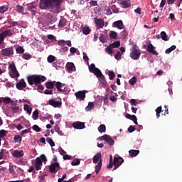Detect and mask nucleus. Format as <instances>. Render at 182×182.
Returning <instances> with one entry per match:
<instances>
[{
  "mask_svg": "<svg viewBox=\"0 0 182 182\" xmlns=\"http://www.w3.org/2000/svg\"><path fill=\"white\" fill-rule=\"evenodd\" d=\"M121 5L123 6V8H130L131 6L130 2L127 1H122L121 2Z\"/></svg>",
  "mask_w": 182,
  "mask_h": 182,
  "instance_id": "obj_33",
  "label": "nucleus"
},
{
  "mask_svg": "<svg viewBox=\"0 0 182 182\" xmlns=\"http://www.w3.org/2000/svg\"><path fill=\"white\" fill-rule=\"evenodd\" d=\"M156 113V117L157 119H159L160 117V113H161L163 112L161 106L158 107L156 110H155Z\"/></svg>",
  "mask_w": 182,
  "mask_h": 182,
  "instance_id": "obj_40",
  "label": "nucleus"
},
{
  "mask_svg": "<svg viewBox=\"0 0 182 182\" xmlns=\"http://www.w3.org/2000/svg\"><path fill=\"white\" fill-rule=\"evenodd\" d=\"M44 95H53V90H46L44 91Z\"/></svg>",
  "mask_w": 182,
  "mask_h": 182,
  "instance_id": "obj_62",
  "label": "nucleus"
},
{
  "mask_svg": "<svg viewBox=\"0 0 182 182\" xmlns=\"http://www.w3.org/2000/svg\"><path fill=\"white\" fill-rule=\"evenodd\" d=\"M161 38L162 41H168V36H167L165 31L161 32Z\"/></svg>",
  "mask_w": 182,
  "mask_h": 182,
  "instance_id": "obj_31",
  "label": "nucleus"
},
{
  "mask_svg": "<svg viewBox=\"0 0 182 182\" xmlns=\"http://www.w3.org/2000/svg\"><path fill=\"white\" fill-rule=\"evenodd\" d=\"M109 38L111 39H116V38H117V33H116V31H111L109 32Z\"/></svg>",
  "mask_w": 182,
  "mask_h": 182,
  "instance_id": "obj_41",
  "label": "nucleus"
},
{
  "mask_svg": "<svg viewBox=\"0 0 182 182\" xmlns=\"http://www.w3.org/2000/svg\"><path fill=\"white\" fill-rule=\"evenodd\" d=\"M27 80L28 82V85L32 86L33 85H35L36 86H39L42 82H45L46 80V77L41 75H28L27 77Z\"/></svg>",
  "mask_w": 182,
  "mask_h": 182,
  "instance_id": "obj_2",
  "label": "nucleus"
},
{
  "mask_svg": "<svg viewBox=\"0 0 182 182\" xmlns=\"http://www.w3.org/2000/svg\"><path fill=\"white\" fill-rule=\"evenodd\" d=\"M27 8L28 11H31L32 15H35V14H36V6H35L33 4H28Z\"/></svg>",
  "mask_w": 182,
  "mask_h": 182,
  "instance_id": "obj_21",
  "label": "nucleus"
},
{
  "mask_svg": "<svg viewBox=\"0 0 182 182\" xmlns=\"http://www.w3.org/2000/svg\"><path fill=\"white\" fill-rule=\"evenodd\" d=\"M82 33H84V35H89V33H90V28L89 27H84L82 28Z\"/></svg>",
  "mask_w": 182,
  "mask_h": 182,
  "instance_id": "obj_48",
  "label": "nucleus"
},
{
  "mask_svg": "<svg viewBox=\"0 0 182 182\" xmlns=\"http://www.w3.org/2000/svg\"><path fill=\"white\" fill-rule=\"evenodd\" d=\"M112 26L114 28H117V29H124V26L123 25V21L122 20L114 22Z\"/></svg>",
  "mask_w": 182,
  "mask_h": 182,
  "instance_id": "obj_15",
  "label": "nucleus"
},
{
  "mask_svg": "<svg viewBox=\"0 0 182 182\" xmlns=\"http://www.w3.org/2000/svg\"><path fill=\"white\" fill-rule=\"evenodd\" d=\"M92 73H94V75H95L97 77H99L100 79H103V74L99 68L95 70Z\"/></svg>",
  "mask_w": 182,
  "mask_h": 182,
  "instance_id": "obj_24",
  "label": "nucleus"
},
{
  "mask_svg": "<svg viewBox=\"0 0 182 182\" xmlns=\"http://www.w3.org/2000/svg\"><path fill=\"white\" fill-rule=\"evenodd\" d=\"M58 26L59 28H64V26H66V18H61L58 23Z\"/></svg>",
  "mask_w": 182,
  "mask_h": 182,
  "instance_id": "obj_29",
  "label": "nucleus"
},
{
  "mask_svg": "<svg viewBox=\"0 0 182 182\" xmlns=\"http://www.w3.org/2000/svg\"><path fill=\"white\" fill-rule=\"evenodd\" d=\"M112 49H113V47L111 45H109L108 47L105 48V50L106 52H107V53H109V55H112L113 53Z\"/></svg>",
  "mask_w": 182,
  "mask_h": 182,
  "instance_id": "obj_47",
  "label": "nucleus"
},
{
  "mask_svg": "<svg viewBox=\"0 0 182 182\" xmlns=\"http://www.w3.org/2000/svg\"><path fill=\"white\" fill-rule=\"evenodd\" d=\"M32 117H33V120H38V119L39 117V112L38 111V109H36L33 112Z\"/></svg>",
  "mask_w": 182,
  "mask_h": 182,
  "instance_id": "obj_35",
  "label": "nucleus"
},
{
  "mask_svg": "<svg viewBox=\"0 0 182 182\" xmlns=\"http://www.w3.org/2000/svg\"><path fill=\"white\" fill-rule=\"evenodd\" d=\"M14 143H21L22 141V137L20 135H16L14 137Z\"/></svg>",
  "mask_w": 182,
  "mask_h": 182,
  "instance_id": "obj_36",
  "label": "nucleus"
},
{
  "mask_svg": "<svg viewBox=\"0 0 182 182\" xmlns=\"http://www.w3.org/2000/svg\"><path fill=\"white\" fill-rule=\"evenodd\" d=\"M55 131L56 133H58V134H59L60 136H63V132H62V130H60V128L59 127V125H55Z\"/></svg>",
  "mask_w": 182,
  "mask_h": 182,
  "instance_id": "obj_39",
  "label": "nucleus"
},
{
  "mask_svg": "<svg viewBox=\"0 0 182 182\" xmlns=\"http://www.w3.org/2000/svg\"><path fill=\"white\" fill-rule=\"evenodd\" d=\"M48 105H50V106H53V107H60V106H62V102L50 100L48 101Z\"/></svg>",
  "mask_w": 182,
  "mask_h": 182,
  "instance_id": "obj_16",
  "label": "nucleus"
},
{
  "mask_svg": "<svg viewBox=\"0 0 182 182\" xmlns=\"http://www.w3.org/2000/svg\"><path fill=\"white\" fill-rule=\"evenodd\" d=\"M90 4L91 5V6H97V1L95 0H91L90 1Z\"/></svg>",
  "mask_w": 182,
  "mask_h": 182,
  "instance_id": "obj_63",
  "label": "nucleus"
},
{
  "mask_svg": "<svg viewBox=\"0 0 182 182\" xmlns=\"http://www.w3.org/2000/svg\"><path fill=\"white\" fill-rule=\"evenodd\" d=\"M107 168H113V156H109V164L107 165Z\"/></svg>",
  "mask_w": 182,
  "mask_h": 182,
  "instance_id": "obj_43",
  "label": "nucleus"
},
{
  "mask_svg": "<svg viewBox=\"0 0 182 182\" xmlns=\"http://www.w3.org/2000/svg\"><path fill=\"white\" fill-rule=\"evenodd\" d=\"M139 153H140V151L139 150L131 149L129 151V154L131 157H136L139 155Z\"/></svg>",
  "mask_w": 182,
  "mask_h": 182,
  "instance_id": "obj_26",
  "label": "nucleus"
},
{
  "mask_svg": "<svg viewBox=\"0 0 182 182\" xmlns=\"http://www.w3.org/2000/svg\"><path fill=\"white\" fill-rule=\"evenodd\" d=\"M16 87L18 90H23L26 87V82H25V80L22 79L16 84Z\"/></svg>",
  "mask_w": 182,
  "mask_h": 182,
  "instance_id": "obj_17",
  "label": "nucleus"
},
{
  "mask_svg": "<svg viewBox=\"0 0 182 182\" xmlns=\"http://www.w3.org/2000/svg\"><path fill=\"white\" fill-rule=\"evenodd\" d=\"M11 98L9 97H4L3 100V102L5 103V105H9L11 103Z\"/></svg>",
  "mask_w": 182,
  "mask_h": 182,
  "instance_id": "obj_56",
  "label": "nucleus"
},
{
  "mask_svg": "<svg viewBox=\"0 0 182 182\" xmlns=\"http://www.w3.org/2000/svg\"><path fill=\"white\" fill-rule=\"evenodd\" d=\"M146 50L149 53H152V55H155V56H157L159 55V53L154 50V46L151 43L148 44Z\"/></svg>",
  "mask_w": 182,
  "mask_h": 182,
  "instance_id": "obj_14",
  "label": "nucleus"
},
{
  "mask_svg": "<svg viewBox=\"0 0 182 182\" xmlns=\"http://www.w3.org/2000/svg\"><path fill=\"white\" fill-rule=\"evenodd\" d=\"M43 165V164L41 158L37 157L36 159L35 165H34L36 167V170H37V171H39V170L42 168Z\"/></svg>",
  "mask_w": 182,
  "mask_h": 182,
  "instance_id": "obj_13",
  "label": "nucleus"
},
{
  "mask_svg": "<svg viewBox=\"0 0 182 182\" xmlns=\"http://www.w3.org/2000/svg\"><path fill=\"white\" fill-rule=\"evenodd\" d=\"M6 136V131L4 129L0 130V139L5 137Z\"/></svg>",
  "mask_w": 182,
  "mask_h": 182,
  "instance_id": "obj_55",
  "label": "nucleus"
},
{
  "mask_svg": "<svg viewBox=\"0 0 182 182\" xmlns=\"http://www.w3.org/2000/svg\"><path fill=\"white\" fill-rule=\"evenodd\" d=\"M140 55H141V53H140V49L139 48V46H137L136 45H134L131 52L130 57L134 60H138V59L140 58Z\"/></svg>",
  "mask_w": 182,
  "mask_h": 182,
  "instance_id": "obj_4",
  "label": "nucleus"
},
{
  "mask_svg": "<svg viewBox=\"0 0 182 182\" xmlns=\"http://www.w3.org/2000/svg\"><path fill=\"white\" fill-rule=\"evenodd\" d=\"M22 58L26 60H28V59H31V58H32V55L28 53H26L22 55Z\"/></svg>",
  "mask_w": 182,
  "mask_h": 182,
  "instance_id": "obj_50",
  "label": "nucleus"
},
{
  "mask_svg": "<svg viewBox=\"0 0 182 182\" xmlns=\"http://www.w3.org/2000/svg\"><path fill=\"white\" fill-rule=\"evenodd\" d=\"M95 108V105L93 102H89L87 107H85L86 112H90V110H92Z\"/></svg>",
  "mask_w": 182,
  "mask_h": 182,
  "instance_id": "obj_32",
  "label": "nucleus"
},
{
  "mask_svg": "<svg viewBox=\"0 0 182 182\" xmlns=\"http://www.w3.org/2000/svg\"><path fill=\"white\" fill-rule=\"evenodd\" d=\"M130 103L132 106H137V102H136V100L134 99H132Z\"/></svg>",
  "mask_w": 182,
  "mask_h": 182,
  "instance_id": "obj_64",
  "label": "nucleus"
},
{
  "mask_svg": "<svg viewBox=\"0 0 182 182\" xmlns=\"http://www.w3.org/2000/svg\"><path fill=\"white\" fill-rule=\"evenodd\" d=\"M111 46L113 48H119L120 46V41H115L112 44H110Z\"/></svg>",
  "mask_w": 182,
  "mask_h": 182,
  "instance_id": "obj_54",
  "label": "nucleus"
},
{
  "mask_svg": "<svg viewBox=\"0 0 182 182\" xmlns=\"http://www.w3.org/2000/svg\"><path fill=\"white\" fill-rule=\"evenodd\" d=\"M62 2L63 0H40L39 6L41 9L48 10L53 14H59Z\"/></svg>",
  "mask_w": 182,
  "mask_h": 182,
  "instance_id": "obj_1",
  "label": "nucleus"
},
{
  "mask_svg": "<svg viewBox=\"0 0 182 182\" xmlns=\"http://www.w3.org/2000/svg\"><path fill=\"white\" fill-rule=\"evenodd\" d=\"M16 53H24L25 49H23V48L22 46H18L16 48Z\"/></svg>",
  "mask_w": 182,
  "mask_h": 182,
  "instance_id": "obj_44",
  "label": "nucleus"
},
{
  "mask_svg": "<svg viewBox=\"0 0 182 182\" xmlns=\"http://www.w3.org/2000/svg\"><path fill=\"white\" fill-rule=\"evenodd\" d=\"M10 104L11 105V107H14L15 106H18V101H14L11 100Z\"/></svg>",
  "mask_w": 182,
  "mask_h": 182,
  "instance_id": "obj_61",
  "label": "nucleus"
},
{
  "mask_svg": "<svg viewBox=\"0 0 182 182\" xmlns=\"http://www.w3.org/2000/svg\"><path fill=\"white\" fill-rule=\"evenodd\" d=\"M99 39H100V42H102V43H105V42H106V36H105V34H102L100 36Z\"/></svg>",
  "mask_w": 182,
  "mask_h": 182,
  "instance_id": "obj_57",
  "label": "nucleus"
},
{
  "mask_svg": "<svg viewBox=\"0 0 182 182\" xmlns=\"http://www.w3.org/2000/svg\"><path fill=\"white\" fill-rule=\"evenodd\" d=\"M73 127H74V129H77L78 130H82V129H85V123L81 122H73Z\"/></svg>",
  "mask_w": 182,
  "mask_h": 182,
  "instance_id": "obj_12",
  "label": "nucleus"
},
{
  "mask_svg": "<svg viewBox=\"0 0 182 182\" xmlns=\"http://www.w3.org/2000/svg\"><path fill=\"white\" fill-rule=\"evenodd\" d=\"M11 109L12 110L13 114H15L16 113H20L21 110H22L18 105H16L15 107H11Z\"/></svg>",
  "mask_w": 182,
  "mask_h": 182,
  "instance_id": "obj_27",
  "label": "nucleus"
},
{
  "mask_svg": "<svg viewBox=\"0 0 182 182\" xmlns=\"http://www.w3.org/2000/svg\"><path fill=\"white\" fill-rule=\"evenodd\" d=\"M8 11V6H2L0 7V14H5Z\"/></svg>",
  "mask_w": 182,
  "mask_h": 182,
  "instance_id": "obj_49",
  "label": "nucleus"
},
{
  "mask_svg": "<svg viewBox=\"0 0 182 182\" xmlns=\"http://www.w3.org/2000/svg\"><path fill=\"white\" fill-rule=\"evenodd\" d=\"M16 32H18V29L16 28H13L11 29H9V30H6L2 31L0 33V41L1 42H4V39H5V38L8 37H11L13 35H15V33H16Z\"/></svg>",
  "mask_w": 182,
  "mask_h": 182,
  "instance_id": "obj_3",
  "label": "nucleus"
},
{
  "mask_svg": "<svg viewBox=\"0 0 182 182\" xmlns=\"http://www.w3.org/2000/svg\"><path fill=\"white\" fill-rule=\"evenodd\" d=\"M100 140H105V141H106L109 146H113V144H114V140H113L112 136L107 134H105L102 136H100Z\"/></svg>",
  "mask_w": 182,
  "mask_h": 182,
  "instance_id": "obj_9",
  "label": "nucleus"
},
{
  "mask_svg": "<svg viewBox=\"0 0 182 182\" xmlns=\"http://www.w3.org/2000/svg\"><path fill=\"white\" fill-rule=\"evenodd\" d=\"M75 96L77 99H79V100H85L86 98V91H78L75 93Z\"/></svg>",
  "mask_w": 182,
  "mask_h": 182,
  "instance_id": "obj_10",
  "label": "nucleus"
},
{
  "mask_svg": "<svg viewBox=\"0 0 182 182\" xmlns=\"http://www.w3.org/2000/svg\"><path fill=\"white\" fill-rule=\"evenodd\" d=\"M108 76H109L110 80H113V79H114V77H116V74H114V71L109 70Z\"/></svg>",
  "mask_w": 182,
  "mask_h": 182,
  "instance_id": "obj_34",
  "label": "nucleus"
},
{
  "mask_svg": "<svg viewBox=\"0 0 182 182\" xmlns=\"http://www.w3.org/2000/svg\"><path fill=\"white\" fill-rule=\"evenodd\" d=\"M80 164V160L76 159L71 162V166H79Z\"/></svg>",
  "mask_w": 182,
  "mask_h": 182,
  "instance_id": "obj_53",
  "label": "nucleus"
},
{
  "mask_svg": "<svg viewBox=\"0 0 182 182\" xmlns=\"http://www.w3.org/2000/svg\"><path fill=\"white\" fill-rule=\"evenodd\" d=\"M58 45L61 47H65V45L68 46L69 47L72 46V42L70 41H64V40H60L58 42Z\"/></svg>",
  "mask_w": 182,
  "mask_h": 182,
  "instance_id": "obj_20",
  "label": "nucleus"
},
{
  "mask_svg": "<svg viewBox=\"0 0 182 182\" xmlns=\"http://www.w3.org/2000/svg\"><path fill=\"white\" fill-rule=\"evenodd\" d=\"M47 60L49 63H53V62H55V60H56V57L52 55H50L48 58H47Z\"/></svg>",
  "mask_w": 182,
  "mask_h": 182,
  "instance_id": "obj_37",
  "label": "nucleus"
},
{
  "mask_svg": "<svg viewBox=\"0 0 182 182\" xmlns=\"http://www.w3.org/2000/svg\"><path fill=\"white\" fill-rule=\"evenodd\" d=\"M23 109L27 112L28 114L32 113V107H31L28 104L23 105Z\"/></svg>",
  "mask_w": 182,
  "mask_h": 182,
  "instance_id": "obj_28",
  "label": "nucleus"
},
{
  "mask_svg": "<svg viewBox=\"0 0 182 182\" xmlns=\"http://www.w3.org/2000/svg\"><path fill=\"white\" fill-rule=\"evenodd\" d=\"M33 130H34V132H37L38 133H39V132H41V128L38 125H33Z\"/></svg>",
  "mask_w": 182,
  "mask_h": 182,
  "instance_id": "obj_58",
  "label": "nucleus"
},
{
  "mask_svg": "<svg viewBox=\"0 0 182 182\" xmlns=\"http://www.w3.org/2000/svg\"><path fill=\"white\" fill-rule=\"evenodd\" d=\"M66 68L68 73H72V72H75L76 68L75 67V64L73 63H68L66 65Z\"/></svg>",
  "mask_w": 182,
  "mask_h": 182,
  "instance_id": "obj_19",
  "label": "nucleus"
},
{
  "mask_svg": "<svg viewBox=\"0 0 182 182\" xmlns=\"http://www.w3.org/2000/svg\"><path fill=\"white\" fill-rule=\"evenodd\" d=\"M54 87L55 84L53 83V82H48L46 83V87L47 89H53Z\"/></svg>",
  "mask_w": 182,
  "mask_h": 182,
  "instance_id": "obj_38",
  "label": "nucleus"
},
{
  "mask_svg": "<svg viewBox=\"0 0 182 182\" xmlns=\"http://www.w3.org/2000/svg\"><path fill=\"white\" fill-rule=\"evenodd\" d=\"M60 165L59 163H52L49 166V170L50 173H53L54 174H56L59 170H60Z\"/></svg>",
  "mask_w": 182,
  "mask_h": 182,
  "instance_id": "obj_8",
  "label": "nucleus"
},
{
  "mask_svg": "<svg viewBox=\"0 0 182 182\" xmlns=\"http://www.w3.org/2000/svg\"><path fill=\"white\" fill-rule=\"evenodd\" d=\"M137 82V78H136V77H132L129 81V85H131V86H134V84Z\"/></svg>",
  "mask_w": 182,
  "mask_h": 182,
  "instance_id": "obj_46",
  "label": "nucleus"
},
{
  "mask_svg": "<svg viewBox=\"0 0 182 182\" xmlns=\"http://www.w3.org/2000/svg\"><path fill=\"white\" fill-rule=\"evenodd\" d=\"M98 132L100 133H106V125L105 124H101L98 127Z\"/></svg>",
  "mask_w": 182,
  "mask_h": 182,
  "instance_id": "obj_30",
  "label": "nucleus"
},
{
  "mask_svg": "<svg viewBox=\"0 0 182 182\" xmlns=\"http://www.w3.org/2000/svg\"><path fill=\"white\" fill-rule=\"evenodd\" d=\"M14 46L4 48L1 50V55L3 56H8L9 58L14 55Z\"/></svg>",
  "mask_w": 182,
  "mask_h": 182,
  "instance_id": "obj_7",
  "label": "nucleus"
},
{
  "mask_svg": "<svg viewBox=\"0 0 182 182\" xmlns=\"http://www.w3.org/2000/svg\"><path fill=\"white\" fill-rule=\"evenodd\" d=\"M125 117L127 119H129V120H132V122L134 121L135 119H137V117H136V115H132L130 114H127Z\"/></svg>",
  "mask_w": 182,
  "mask_h": 182,
  "instance_id": "obj_45",
  "label": "nucleus"
},
{
  "mask_svg": "<svg viewBox=\"0 0 182 182\" xmlns=\"http://www.w3.org/2000/svg\"><path fill=\"white\" fill-rule=\"evenodd\" d=\"M97 69V68H96V65H95V64L93 63L89 66V70L91 73H93V71H95Z\"/></svg>",
  "mask_w": 182,
  "mask_h": 182,
  "instance_id": "obj_52",
  "label": "nucleus"
},
{
  "mask_svg": "<svg viewBox=\"0 0 182 182\" xmlns=\"http://www.w3.org/2000/svg\"><path fill=\"white\" fill-rule=\"evenodd\" d=\"M176 46H171L169 48L166 50L165 53L166 54L171 53L173 50H176Z\"/></svg>",
  "mask_w": 182,
  "mask_h": 182,
  "instance_id": "obj_42",
  "label": "nucleus"
},
{
  "mask_svg": "<svg viewBox=\"0 0 182 182\" xmlns=\"http://www.w3.org/2000/svg\"><path fill=\"white\" fill-rule=\"evenodd\" d=\"M114 58H115V59H117V60H119V59H120L122 58V53H120V51H117Z\"/></svg>",
  "mask_w": 182,
  "mask_h": 182,
  "instance_id": "obj_59",
  "label": "nucleus"
},
{
  "mask_svg": "<svg viewBox=\"0 0 182 182\" xmlns=\"http://www.w3.org/2000/svg\"><path fill=\"white\" fill-rule=\"evenodd\" d=\"M95 23L98 28H103L105 26V21L102 18L95 19Z\"/></svg>",
  "mask_w": 182,
  "mask_h": 182,
  "instance_id": "obj_23",
  "label": "nucleus"
},
{
  "mask_svg": "<svg viewBox=\"0 0 182 182\" xmlns=\"http://www.w3.org/2000/svg\"><path fill=\"white\" fill-rule=\"evenodd\" d=\"M46 140L51 147H55V142L53 141L52 138L48 137Z\"/></svg>",
  "mask_w": 182,
  "mask_h": 182,
  "instance_id": "obj_51",
  "label": "nucleus"
},
{
  "mask_svg": "<svg viewBox=\"0 0 182 182\" xmlns=\"http://www.w3.org/2000/svg\"><path fill=\"white\" fill-rule=\"evenodd\" d=\"M23 150H15L12 154L13 157H15L16 159H21V157H23Z\"/></svg>",
  "mask_w": 182,
  "mask_h": 182,
  "instance_id": "obj_18",
  "label": "nucleus"
},
{
  "mask_svg": "<svg viewBox=\"0 0 182 182\" xmlns=\"http://www.w3.org/2000/svg\"><path fill=\"white\" fill-rule=\"evenodd\" d=\"M65 84L61 83L60 82H56V89L58 92H61L62 93H66V90L65 89Z\"/></svg>",
  "mask_w": 182,
  "mask_h": 182,
  "instance_id": "obj_11",
  "label": "nucleus"
},
{
  "mask_svg": "<svg viewBox=\"0 0 182 182\" xmlns=\"http://www.w3.org/2000/svg\"><path fill=\"white\" fill-rule=\"evenodd\" d=\"M103 163V160H100L98 164L95 166V173L97 174L100 173V170H102V164Z\"/></svg>",
  "mask_w": 182,
  "mask_h": 182,
  "instance_id": "obj_25",
  "label": "nucleus"
},
{
  "mask_svg": "<svg viewBox=\"0 0 182 182\" xmlns=\"http://www.w3.org/2000/svg\"><path fill=\"white\" fill-rule=\"evenodd\" d=\"M100 160H102V154L98 152L93 157V163H95V164H97V163H100Z\"/></svg>",
  "mask_w": 182,
  "mask_h": 182,
  "instance_id": "obj_22",
  "label": "nucleus"
},
{
  "mask_svg": "<svg viewBox=\"0 0 182 182\" xmlns=\"http://www.w3.org/2000/svg\"><path fill=\"white\" fill-rule=\"evenodd\" d=\"M9 68L11 72V77H13V79H15L16 77H19V73L18 72V70H16V66H15V63L10 64Z\"/></svg>",
  "mask_w": 182,
  "mask_h": 182,
  "instance_id": "obj_6",
  "label": "nucleus"
},
{
  "mask_svg": "<svg viewBox=\"0 0 182 182\" xmlns=\"http://www.w3.org/2000/svg\"><path fill=\"white\" fill-rule=\"evenodd\" d=\"M124 163V159L123 158L119 156V157H114L113 161V166H114L113 170H117L122 164Z\"/></svg>",
  "mask_w": 182,
  "mask_h": 182,
  "instance_id": "obj_5",
  "label": "nucleus"
},
{
  "mask_svg": "<svg viewBox=\"0 0 182 182\" xmlns=\"http://www.w3.org/2000/svg\"><path fill=\"white\" fill-rule=\"evenodd\" d=\"M134 130H136V128L133 125L129 126V127L128 128V132L129 133H133V132H134Z\"/></svg>",
  "mask_w": 182,
  "mask_h": 182,
  "instance_id": "obj_60",
  "label": "nucleus"
}]
</instances>
